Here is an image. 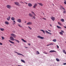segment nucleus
Here are the masks:
<instances>
[{"label":"nucleus","mask_w":66,"mask_h":66,"mask_svg":"<svg viewBox=\"0 0 66 66\" xmlns=\"http://www.w3.org/2000/svg\"><path fill=\"white\" fill-rule=\"evenodd\" d=\"M15 23H16V22H15V21H13V23H12V24L13 25H14L15 24Z\"/></svg>","instance_id":"19"},{"label":"nucleus","mask_w":66,"mask_h":66,"mask_svg":"<svg viewBox=\"0 0 66 66\" xmlns=\"http://www.w3.org/2000/svg\"><path fill=\"white\" fill-rule=\"evenodd\" d=\"M18 25L19 27H22V26H21L20 25V24H18Z\"/></svg>","instance_id":"40"},{"label":"nucleus","mask_w":66,"mask_h":66,"mask_svg":"<svg viewBox=\"0 0 66 66\" xmlns=\"http://www.w3.org/2000/svg\"><path fill=\"white\" fill-rule=\"evenodd\" d=\"M64 1H66V0H64Z\"/></svg>","instance_id":"56"},{"label":"nucleus","mask_w":66,"mask_h":66,"mask_svg":"<svg viewBox=\"0 0 66 66\" xmlns=\"http://www.w3.org/2000/svg\"><path fill=\"white\" fill-rule=\"evenodd\" d=\"M65 43H66V42H65Z\"/></svg>","instance_id":"63"},{"label":"nucleus","mask_w":66,"mask_h":66,"mask_svg":"<svg viewBox=\"0 0 66 66\" xmlns=\"http://www.w3.org/2000/svg\"><path fill=\"white\" fill-rule=\"evenodd\" d=\"M11 18V16H9L8 18H7V20L8 21H9L10 20V19Z\"/></svg>","instance_id":"14"},{"label":"nucleus","mask_w":66,"mask_h":66,"mask_svg":"<svg viewBox=\"0 0 66 66\" xmlns=\"http://www.w3.org/2000/svg\"><path fill=\"white\" fill-rule=\"evenodd\" d=\"M38 4H39V5H40L41 6H43V4L41 3H38Z\"/></svg>","instance_id":"22"},{"label":"nucleus","mask_w":66,"mask_h":66,"mask_svg":"<svg viewBox=\"0 0 66 66\" xmlns=\"http://www.w3.org/2000/svg\"><path fill=\"white\" fill-rule=\"evenodd\" d=\"M58 24H59V25H60V26H62V25L61 23H60L59 22H58Z\"/></svg>","instance_id":"30"},{"label":"nucleus","mask_w":66,"mask_h":66,"mask_svg":"<svg viewBox=\"0 0 66 66\" xmlns=\"http://www.w3.org/2000/svg\"><path fill=\"white\" fill-rule=\"evenodd\" d=\"M41 19V20H42V19Z\"/></svg>","instance_id":"64"},{"label":"nucleus","mask_w":66,"mask_h":66,"mask_svg":"<svg viewBox=\"0 0 66 66\" xmlns=\"http://www.w3.org/2000/svg\"><path fill=\"white\" fill-rule=\"evenodd\" d=\"M65 10V11H64L63 12V13H64V14H65V13H66V11H65V10Z\"/></svg>","instance_id":"34"},{"label":"nucleus","mask_w":66,"mask_h":66,"mask_svg":"<svg viewBox=\"0 0 66 66\" xmlns=\"http://www.w3.org/2000/svg\"><path fill=\"white\" fill-rule=\"evenodd\" d=\"M27 25H31V24H32V22H28L27 23Z\"/></svg>","instance_id":"8"},{"label":"nucleus","mask_w":66,"mask_h":66,"mask_svg":"<svg viewBox=\"0 0 66 66\" xmlns=\"http://www.w3.org/2000/svg\"><path fill=\"white\" fill-rule=\"evenodd\" d=\"M13 33H15V31H13Z\"/></svg>","instance_id":"48"},{"label":"nucleus","mask_w":66,"mask_h":66,"mask_svg":"<svg viewBox=\"0 0 66 66\" xmlns=\"http://www.w3.org/2000/svg\"><path fill=\"white\" fill-rule=\"evenodd\" d=\"M38 38H40V39H44V37H41L39 36H37Z\"/></svg>","instance_id":"5"},{"label":"nucleus","mask_w":66,"mask_h":66,"mask_svg":"<svg viewBox=\"0 0 66 66\" xmlns=\"http://www.w3.org/2000/svg\"><path fill=\"white\" fill-rule=\"evenodd\" d=\"M5 1H6V0H5Z\"/></svg>","instance_id":"59"},{"label":"nucleus","mask_w":66,"mask_h":66,"mask_svg":"<svg viewBox=\"0 0 66 66\" xmlns=\"http://www.w3.org/2000/svg\"><path fill=\"white\" fill-rule=\"evenodd\" d=\"M57 28H58V29H61V27H60V26H57Z\"/></svg>","instance_id":"31"},{"label":"nucleus","mask_w":66,"mask_h":66,"mask_svg":"<svg viewBox=\"0 0 66 66\" xmlns=\"http://www.w3.org/2000/svg\"><path fill=\"white\" fill-rule=\"evenodd\" d=\"M28 6L30 7H31L32 6V4L31 3H29L28 4Z\"/></svg>","instance_id":"12"},{"label":"nucleus","mask_w":66,"mask_h":66,"mask_svg":"<svg viewBox=\"0 0 66 66\" xmlns=\"http://www.w3.org/2000/svg\"><path fill=\"white\" fill-rule=\"evenodd\" d=\"M56 52L55 51L53 50L50 51L49 52Z\"/></svg>","instance_id":"17"},{"label":"nucleus","mask_w":66,"mask_h":66,"mask_svg":"<svg viewBox=\"0 0 66 66\" xmlns=\"http://www.w3.org/2000/svg\"><path fill=\"white\" fill-rule=\"evenodd\" d=\"M51 18L52 19V20L53 21H54L55 19V18H54V17L53 16H52Z\"/></svg>","instance_id":"10"},{"label":"nucleus","mask_w":66,"mask_h":66,"mask_svg":"<svg viewBox=\"0 0 66 66\" xmlns=\"http://www.w3.org/2000/svg\"><path fill=\"white\" fill-rule=\"evenodd\" d=\"M50 46V45H49V44L47 45V46Z\"/></svg>","instance_id":"53"},{"label":"nucleus","mask_w":66,"mask_h":66,"mask_svg":"<svg viewBox=\"0 0 66 66\" xmlns=\"http://www.w3.org/2000/svg\"><path fill=\"white\" fill-rule=\"evenodd\" d=\"M56 60L57 62H59V61H60V60H59L58 58H56Z\"/></svg>","instance_id":"25"},{"label":"nucleus","mask_w":66,"mask_h":66,"mask_svg":"<svg viewBox=\"0 0 66 66\" xmlns=\"http://www.w3.org/2000/svg\"><path fill=\"white\" fill-rule=\"evenodd\" d=\"M17 21L19 23H20V22H21V20L20 19H19L17 20Z\"/></svg>","instance_id":"9"},{"label":"nucleus","mask_w":66,"mask_h":66,"mask_svg":"<svg viewBox=\"0 0 66 66\" xmlns=\"http://www.w3.org/2000/svg\"><path fill=\"white\" fill-rule=\"evenodd\" d=\"M25 48H27V47H25Z\"/></svg>","instance_id":"58"},{"label":"nucleus","mask_w":66,"mask_h":66,"mask_svg":"<svg viewBox=\"0 0 66 66\" xmlns=\"http://www.w3.org/2000/svg\"><path fill=\"white\" fill-rule=\"evenodd\" d=\"M26 21L25 22V23H26Z\"/></svg>","instance_id":"57"},{"label":"nucleus","mask_w":66,"mask_h":66,"mask_svg":"<svg viewBox=\"0 0 66 66\" xmlns=\"http://www.w3.org/2000/svg\"><path fill=\"white\" fill-rule=\"evenodd\" d=\"M46 33H47V34H50V35H51L52 34L50 32H49L48 31H47V30H46L45 31Z\"/></svg>","instance_id":"11"},{"label":"nucleus","mask_w":66,"mask_h":66,"mask_svg":"<svg viewBox=\"0 0 66 66\" xmlns=\"http://www.w3.org/2000/svg\"><path fill=\"white\" fill-rule=\"evenodd\" d=\"M29 16H30L31 17H32V16H33V15H32V14H31L30 13L29 14Z\"/></svg>","instance_id":"23"},{"label":"nucleus","mask_w":66,"mask_h":66,"mask_svg":"<svg viewBox=\"0 0 66 66\" xmlns=\"http://www.w3.org/2000/svg\"><path fill=\"white\" fill-rule=\"evenodd\" d=\"M10 39L11 40H12V41H14V40H15V39H14V38L13 37L11 36L10 37Z\"/></svg>","instance_id":"3"},{"label":"nucleus","mask_w":66,"mask_h":66,"mask_svg":"<svg viewBox=\"0 0 66 66\" xmlns=\"http://www.w3.org/2000/svg\"><path fill=\"white\" fill-rule=\"evenodd\" d=\"M43 19H44V20H46V18H43Z\"/></svg>","instance_id":"39"},{"label":"nucleus","mask_w":66,"mask_h":66,"mask_svg":"<svg viewBox=\"0 0 66 66\" xmlns=\"http://www.w3.org/2000/svg\"><path fill=\"white\" fill-rule=\"evenodd\" d=\"M2 40H3L4 39H5V38H4V37H2Z\"/></svg>","instance_id":"33"},{"label":"nucleus","mask_w":66,"mask_h":66,"mask_svg":"<svg viewBox=\"0 0 66 66\" xmlns=\"http://www.w3.org/2000/svg\"><path fill=\"white\" fill-rule=\"evenodd\" d=\"M10 46H11V45H10Z\"/></svg>","instance_id":"62"},{"label":"nucleus","mask_w":66,"mask_h":66,"mask_svg":"<svg viewBox=\"0 0 66 66\" xmlns=\"http://www.w3.org/2000/svg\"><path fill=\"white\" fill-rule=\"evenodd\" d=\"M25 3L26 4H28L26 2H25Z\"/></svg>","instance_id":"54"},{"label":"nucleus","mask_w":66,"mask_h":66,"mask_svg":"<svg viewBox=\"0 0 66 66\" xmlns=\"http://www.w3.org/2000/svg\"><path fill=\"white\" fill-rule=\"evenodd\" d=\"M33 18H34V19H35V18H36V17L35 16H33Z\"/></svg>","instance_id":"43"},{"label":"nucleus","mask_w":66,"mask_h":66,"mask_svg":"<svg viewBox=\"0 0 66 66\" xmlns=\"http://www.w3.org/2000/svg\"><path fill=\"white\" fill-rule=\"evenodd\" d=\"M15 52V53H17L18 55H22V56H23V55L22 54L20 53H18L17 52Z\"/></svg>","instance_id":"4"},{"label":"nucleus","mask_w":66,"mask_h":66,"mask_svg":"<svg viewBox=\"0 0 66 66\" xmlns=\"http://www.w3.org/2000/svg\"><path fill=\"white\" fill-rule=\"evenodd\" d=\"M28 45L29 46H30L31 45V44H28Z\"/></svg>","instance_id":"49"},{"label":"nucleus","mask_w":66,"mask_h":66,"mask_svg":"<svg viewBox=\"0 0 66 66\" xmlns=\"http://www.w3.org/2000/svg\"><path fill=\"white\" fill-rule=\"evenodd\" d=\"M48 31H49L50 32H51V31L49 30H48Z\"/></svg>","instance_id":"52"},{"label":"nucleus","mask_w":66,"mask_h":66,"mask_svg":"<svg viewBox=\"0 0 66 66\" xmlns=\"http://www.w3.org/2000/svg\"><path fill=\"white\" fill-rule=\"evenodd\" d=\"M14 4H16V5H18V6H20V5L19 4V3L18 2H15Z\"/></svg>","instance_id":"2"},{"label":"nucleus","mask_w":66,"mask_h":66,"mask_svg":"<svg viewBox=\"0 0 66 66\" xmlns=\"http://www.w3.org/2000/svg\"><path fill=\"white\" fill-rule=\"evenodd\" d=\"M22 3H23V2H22Z\"/></svg>","instance_id":"60"},{"label":"nucleus","mask_w":66,"mask_h":66,"mask_svg":"<svg viewBox=\"0 0 66 66\" xmlns=\"http://www.w3.org/2000/svg\"><path fill=\"white\" fill-rule=\"evenodd\" d=\"M40 31H41L42 32H43V33H44V34H45V31L44 30H40Z\"/></svg>","instance_id":"28"},{"label":"nucleus","mask_w":66,"mask_h":66,"mask_svg":"<svg viewBox=\"0 0 66 66\" xmlns=\"http://www.w3.org/2000/svg\"><path fill=\"white\" fill-rule=\"evenodd\" d=\"M37 54H39V52H38V51H37Z\"/></svg>","instance_id":"38"},{"label":"nucleus","mask_w":66,"mask_h":66,"mask_svg":"<svg viewBox=\"0 0 66 66\" xmlns=\"http://www.w3.org/2000/svg\"><path fill=\"white\" fill-rule=\"evenodd\" d=\"M63 65H66V63H63Z\"/></svg>","instance_id":"47"},{"label":"nucleus","mask_w":66,"mask_h":66,"mask_svg":"<svg viewBox=\"0 0 66 66\" xmlns=\"http://www.w3.org/2000/svg\"><path fill=\"white\" fill-rule=\"evenodd\" d=\"M32 13L34 14L35 16H36V15H35V13H34V12H32Z\"/></svg>","instance_id":"35"},{"label":"nucleus","mask_w":66,"mask_h":66,"mask_svg":"<svg viewBox=\"0 0 66 66\" xmlns=\"http://www.w3.org/2000/svg\"><path fill=\"white\" fill-rule=\"evenodd\" d=\"M37 4H35L34 5L33 7V8H34V9H35V8H36V7L37 6Z\"/></svg>","instance_id":"7"},{"label":"nucleus","mask_w":66,"mask_h":66,"mask_svg":"<svg viewBox=\"0 0 66 66\" xmlns=\"http://www.w3.org/2000/svg\"><path fill=\"white\" fill-rule=\"evenodd\" d=\"M11 36H12L13 37H14V38H16V36L15 35V34H12L11 35Z\"/></svg>","instance_id":"1"},{"label":"nucleus","mask_w":66,"mask_h":66,"mask_svg":"<svg viewBox=\"0 0 66 66\" xmlns=\"http://www.w3.org/2000/svg\"><path fill=\"white\" fill-rule=\"evenodd\" d=\"M21 40H22L23 42H24V43H27V41H26V40H24V39H22Z\"/></svg>","instance_id":"16"},{"label":"nucleus","mask_w":66,"mask_h":66,"mask_svg":"<svg viewBox=\"0 0 66 66\" xmlns=\"http://www.w3.org/2000/svg\"><path fill=\"white\" fill-rule=\"evenodd\" d=\"M53 45V44L52 43H50V44H49V45Z\"/></svg>","instance_id":"42"},{"label":"nucleus","mask_w":66,"mask_h":66,"mask_svg":"<svg viewBox=\"0 0 66 66\" xmlns=\"http://www.w3.org/2000/svg\"><path fill=\"white\" fill-rule=\"evenodd\" d=\"M7 8L9 9H10L11 8V6L10 5H7L6 6Z\"/></svg>","instance_id":"6"},{"label":"nucleus","mask_w":66,"mask_h":66,"mask_svg":"<svg viewBox=\"0 0 66 66\" xmlns=\"http://www.w3.org/2000/svg\"><path fill=\"white\" fill-rule=\"evenodd\" d=\"M61 9H63V10H65V8L63 7L62 6H61Z\"/></svg>","instance_id":"26"},{"label":"nucleus","mask_w":66,"mask_h":66,"mask_svg":"<svg viewBox=\"0 0 66 66\" xmlns=\"http://www.w3.org/2000/svg\"><path fill=\"white\" fill-rule=\"evenodd\" d=\"M50 26H52V25L51 24H50Z\"/></svg>","instance_id":"55"},{"label":"nucleus","mask_w":66,"mask_h":66,"mask_svg":"<svg viewBox=\"0 0 66 66\" xmlns=\"http://www.w3.org/2000/svg\"><path fill=\"white\" fill-rule=\"evenodd\" d=\"M0 45H2V43L1 42H0Z\"/></svg>","instance_id":"41"},{"label":"nucleus","mask_w":66,"mask_h":66,"mask_svg":"<svg viewBox=\"0 0 66 66\" xmlns=\"http://www.w3.org/2000/svg\"><path fill=\"white\" fill-rule=\"evenodd\" d=\"M34 16H35V14H34Z\"/></svg>","instance_id":"61"},{"label":"nucleus","mask_w":66,"mask_h":66,"mask_svg":"<svg viewBox=\"0 0 66 66\" xmlns=\"http://www.w3.org/2000/svg\"><path fill=\"white\" fill-rule=\"evenodd\" d=\"M15 40V41H16V42H18V43H19V40H18L17 39H15V40Z\"/></svg>","instance_id":"27"},{"label":"nucleus","mask_w":66,"mask_h":66,"mask_svg":"<svg viewBox=\"0 0 66 66\" xmlns=\"http://www.w3.org/2000/svg\"><path fill=\"white\" fill-rule=\"evenodd\" d=\"M53 41L54 42H56V39H54L53 40Z\"/></svg>","instance_id":"29"},{"label":"nucleus","mask_w":66,"mask_h":66,"mask_svg":"<svg viewBox=\"0 0 66 66\" xmlns=\"http://www.w3.org/2000/svg\"><path fill=\"white\" fill-rule=\"evenodd\" d=\"M63 53H65V50H63Z\"/></svg>","instance_id":"36"},{"label":"nucleus","mask_w":66,"mask_h":66,"mask_svg":"<svg viewBox=\"0 0 66 66\" xmlns=\"http://www.w3.org/2000/svg\"><path fill=\"white\" fill-rule=\"evenodd\" d=\"M64 3L65 4H66V1H65L64 2Z\"/></svg>","instance_id":"45"},{"label":"nucleus","mask_w":66,"mask_h":66,"mask_svg":"<svg viewBox=\"0 0 66 66\" xmlns=\"http://www.w3.org/2000/svg\"><path fill=\"white\" fill-rule=\"evenodd\" d=\"M0 29L1 30V31H3L4 30V28H1Z\"/></svg>","instance_id":"21"},{"label":"nucleus","mask_w":66,"mask_h":66,"mask_svg":"<svg viewBox=\"0 0 66 66\" xmlns=\"http://www.w3.org/2000/svg\"><path fill=\"white\" fill-rule=\"evenodd\" d=\"M61 31L62 32V33H64V31L63 30H61Z\"/></svg>","instance_id":"46"},{"label":"nucleus","mask_w":66,"mask_h":66,"mask_svg":"<svg viewBox=\"0 0 66 66\" xmlns=\"http://www.w3.org/2000/svg\"><path fill=\"white\" fill-rule=\"evenodd\" d=\"M45 53V54H48V53Z\"/></svg>","instance_id":"51"},{"label":"nucleus","mask_w":66,"mask_h":66,"mask_svg":"<svg viewBox=\"0 0 66 66\" xmlns=\"http://www.w3.org/2000/svg\"><path fill=\"white\" fill-rule=\"evenodd\" d=\"M59 33L61 35H63V33H62V32H60Z\"/></svg>","instance_id":"32"},{"label":"nucleus","mask_w":66,"mask_h":66,"mask_svg":"<svg viewBox=\"0 0 66 66\" xmlns=\"http://www.w3.org/2000/svg\"><path fill=\"white\" fill-rule=\"evenodd\" d=\"M63 27H64V28H65L66 29V26H64Z\"/></svg>","instance_id":"50"},{"label":"nucleus","mask_w":66,"mask_h":66,"mask_svg":"<svg viewBox=\"0 0 66 66\" xmlns=\"http://www.w3.org/2000/svg\"><path fill=\"white\" fill-rule=\"evenodd\" d=\"M61 21L62 22H64V20L63 19H62L61 20Z\"/></svg>","instance_id":"24"},{"label":"nucleus","mask_w":66,"mask_h":66,"mask_svg":"<svg viewBox=\"0 0 66 66\" xmlns=\"http://www.w3.org/2000/svg\"><path fill=\"white\" fill-rule=\"evenodd\" d=\"M11 19L12 20L14 21V20H15V18H14V17H12L11 18Z\"/></svg>","instance_id":"13"},{"label":"nucleus","mask_w":66,"mask_h":66,"mask_svg":"<svg viewBox=\"0 0 66 66\" xmlns=\"http://www.w3.org/2000/svg\"><path fill=\"white\" fill-rule=\"evenodd\" d=\"M5 23L6 24H9V23L6 21H5Z\"/></svg>","instance_id":"20"},{"label":"nucleus","mask_w":66,"mask_h":66,"mask_svg":"<svg viewBox=\"0 0 66 66\" xmlns=\"http://www.w3.org/2000/svg\"><path fill=\"white\" fill-rule=\"evenodd\" d=\"M57 47L58 48H59V46L58 45H57Z\"/></svg>","instance_id":"44"},{"label":"nucleus","mask_w":66,"mask_h":66,"mask_svg":"<svg viewBox=\"0 0 66 66\" xmlns=\"http://www.w3.org/2000/svg\"><path fill=\"white\" fill-rule=\"evenodd\" d=\"M28 28H29L30 30L32 29V28H31V27H30V26H28Z\"/></svg>","instance_id":"37"},{"label":"nucleus","mask_w":66,"mask_h":66,"mask_svg":"<svg viewBox=\"0 0 66 66\" xmlns=\"http://www.w3.org/2000/svg\"><path fill=\"white\" fill-rule=\"evenodd\" d=\"M21 62H23V63H25V61L21 59Z\"/></svg>","instance_id":"18"},{"label":"nucleus","mask_w":66,"mask_h":66,"mask_svg":"<svg viewBox=\"0 0 66 66\" xmlns=\"http://www.w3.org/2000/svg\"><path fill=\"white\" fill-rule=\"evenodd\" d=\"M9 42H10V43H11V44H15V43H14V42L12 41H11V40H9Z\"/></svg>","instance_id":"15"}]
</instances>
